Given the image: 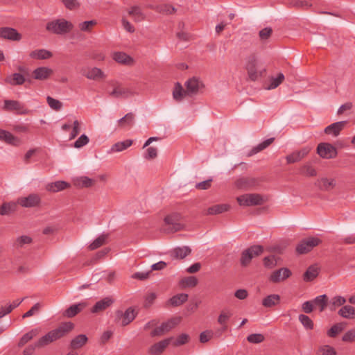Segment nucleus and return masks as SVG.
Returning <instances> with one entry per match:
<instances>
[{"label": "nucleus", "mask_w": 355, "mask_h": 355, "mask_svg": "<svg viewBox=\"0 0 355 355\" xmlns=\"http://www.w3.org/2000/svg\"><path fill=\"white\" fill-rule=\"evenodd\" d=\"M347 122L346 121L333 123L324 128V133L331 135L334 137L339 135L340 132L344 129Z\"/></svg>", "instance_id": "18"}, {"label": "nucleus", "mask_w": 355, "mask_h": 355, "mask_svg": "<svg viewBox=\"0 0 355 355\" xmlns=\"http://www.w3.org/2000/svg\"><path fill=\"white\" fill-rule=\"evenodd\" d=\"M291 271L287 268H282L272 272L269 281L272 283H278L284 281L291 275Z\"/></svg>", "instance_id": "13"}, {"label": "nucleus", "mask_w": 355, "mask_h": 355, "mask_svg": "<svg viewBox=\"0 0 355 355\" xmlns=\"http://www.w3.org/2000/svg\"><path fill=\"white\" fill-rule=\"evenodd\" d=\"M275 140V138H269L268 139H266L263 142L259 144L257 146L254 147L250 152L249 155H253L254 154H257V153L266 149L267 147H268Z\"/></svg>", "instance_id": "43"}, {"label": "nucleus", "mask_w": 355, "mask_h": 355, "mask_svg": "<svg viewBox=\"0 0 355 355\" xmlns=\"http://www.w3.org/2000/svg\"><path fill=\"white\" fill-rule=\"evenodd\" d=\"M336 350L329 345H323L318 347L316 355H336Z\"/></svg>", "instance_id": "48"}, {"label": "nucleus", "mask_w": 355, "mask_h": 355, "mask_svg": "<svg viewBox=\"0 0 355 355\" xmlns=\"http://www.w3.org/2000/svg\"><path fill=\"white\" fill-rule=\"evenodd\" d=\"M344 342H353L355 340V329L349 330L343 336Z\"/></svg>", "instance_id": "64"}, {"label": "nucleus", "mask_w": 355, "mask_h": 355, "mask_svg": "<svg viewBox=\"0 0 355 355\" xmlns=\"http://www.w3.org/2000/svg\"><path fill=\"white\" fill-rule=\"evenodd\" d=\"M73 28V24L64 18L55 19L46 24V30L55 35H66Z\"/></svg>", "instance_id": "2"}, {"label": "nucleus", "mask_w": 355, "mask_h": 355, "mask_svg": "<svg viewBox=\"0 0 355 355\" xmlns=\"http://www.w3.org/2000/svg\"><path fill=\"white\" fill-rule=\"evenodd\" d=\"M87 306V303L85 302L73 304L63 312L62 315L68 318H73L81 312Z\"/></svg>", "instance_id": "19"}, {"label": "nucleus", "mask_w": 355, "mask_h": 355, "mask_svg": "<svg viewBox=\"0 0 355 355\" xmlns=\"http://www.w3.org/2000/svg\"><path fill=\"white\" fill-rule=\"evenodd\" d=\"M313 306L319 308L320 311H323L327 305V296L326 295H322L316 297L313 300H311Z\"/></svg>", "instance_id": "41"}, {"label": "nucleus", "mask_w": 355, "mask_h": 355, "mask_svg": "<svg viewBox=\"0 0 355 355\" xmlns=\"http://www.w3.org/2000/svg\"><path fill=\"white\" fill-rule=\"evenodd\" d=\"M96 24V20L85 21L79 24L78 27L81 31L90 32Z\"/></svg>", "instance_id": "55"}, {"label": "nucleus", "mask_w": 355, "mask_h": 355, "mask_svg": "<svg viewBox=\"0 0 355 355\" xmlns=\"http://www.w3.org/2000/svg\"><path fill=\"white\" fill-rule=\"evenodd\" d=\"M180 318H171L168 321L163 322L159 327L154 329L151 331L150 336L152 337H155L164 335L171 331L173 328H174L180 322Z\"/></svg>", "instance_id": "8"}, {"label": "nucleus", "mask_w": 355, "mask_h": 355, "mask_svg": "<svg viewBox=\"0 0 355 355\" xmlns=\"http://www.w3.org/2000/svg\"><path fill=\"white\" fill-rule=\"evenodd\" d=\"M135 116L132 112L128 113L118 121L119 125L121 128L132 126L134 123Z\"/></svg>", "instance_id": "46"}, {"label": "nucleus", "mask_w": 355, "mask_h": 355, "mask_svg": "<svg viewBox=\"0 0 355 355\" xmlns=\"http://www.w3.org/2000/svg\"><path fill=\"white\" fill-rule=\"evenodd\" d=\"M84 76L90 80H98L105 77L102 70L97 67L88 69L87 72L84 73Z\"/></svg>", "instance_id": "34"}, {"label": "nucleus", "mask_w": 355, "mask_h": 355, "mask_svg": "<svg viewBox=\"0 0 355 355\" xmlns=\"http://www.w3.org/2000/svg\"><path fill=\"white\" fill-rule=\"evenodd\" d=\"M198 279L196 277L190 276L183 278L180 281V285L182 287H195L198 284Z\"/></svg>", "instance_id": "54"}, {"label": "nucleus", "mask_w": 355, "mask_h": 355, "mask_svg": "<svg viewBox=\"0 0 355 355\" xmlns=\"http://www.w3.org/2000/svg\"><path fill=\"white\" fill-rule=\"evenodd\" d=\"M153 9L162 14L171 15L176 12V8L170 4H162L156 6Z\"/></svg>", "instance_id": "44"}, {"label": "nucleus", "mask_w": 355, "mask_h": 355, "mask_svg": "<svg viewBox=\"0 0 355 355\" xmlns=\"http://www.w3.org/2000/svg\"><path fill=\"white\" fill-rule=\"evenodd\" d=\"M317 153L323 159H332L337 156L336 148L329 143H320L317 147Z\"/></svg>", "instance_id": "9"}, {"label": "nucleus", "mask_w": 355, "mask_h": 355, "mask_svg": "<svg viewBox=\"0 0 355 355\" xmlns=\"http://www.w3.org/2000/svg\"><path fill=\"white\" fill-rule=\"evenodd\" d=\"M16 207L15 202H4L0 207V214L2 216L9 214L15 210Z\"/></svg>", "instance_id": "51"}, {"label": "nucleus", "mask_w": 355, "mask_h": 355, "mask_svg": "<svg viewBox=\"0 0 355 355\" xmlns=\"http://www.w3.org/2000/svg\"><path fill=\"white\" fill-rule=\"evenodd\" d=\"M299 320L303 325V327L307 330H311L313 329L314 324L313 320L306 315L300 314L299 315Z\"/></svg>", "instance_id": "52"}, {"label": "nucleus", "mask_w": 355, "mask_h": 355, "mask_svg": "<svg viewBox=\"0 0 355 355\" xmlns=\"http://www.w3.org/2000/svg\"><path fill=\"white\" fill-rule=\"evenodd\" d=\"M300 173L306 177H315L317 175L316 170L309 164L302 166L300 168Z\"/></svg>", "instance_id": "45"}, {"label": "nucleus", "mask_w": 355, "mask_h": 355, "mask_svg": "<svg viewBox=\"0 0 355 355\" xmlns=\"http://www.w3.org/2000/svg\"><path fill=\"white\" fill-rule=\"evenodd\" d=\"M247 340L250 343H260L264 340V336L261 334H252L247 337Z\"/></svg>", "instance_id": "59"}, {"label": "nucleus", "mask_w": 355, "mask_h": 355, "mask_svg": "<svg viewBox=\"0 0 355 355\" xmlns=\"http://www.w3.org/2000/svg\"><path fill=\"white\" fill-rule=\"evenodd\" d=\"M263 251V248L261 245H252L246 250H245L241 257V264L243 266H248L251 260L259 255H260Z\"/></svg>", "instance_id": "5"}, {"label": "nucleus", "mask_w": 355, "mask_h": 355, "mask_svg": "<svg viewBox=\"0 0 355 355\" xmlns=\"http://www.w3.org/2000/svg\"><path fill=\"white\" fill-rule=\"evenodd\" d=\"M338 314L344 318L354 319L355 318V308L350 305L343 306L338 311Z\"/></svg>", "instance_id": "37"}, {"label": "nucleus", "mask_w": 355, "mask_h": 355, "mask_svg": "<svg viewBox=\"0 0 355 355\" xmlns=\"http://www.w3.org/2000/svg\"><path fill=\"white\" fill-rule=\"evenodd\" d=\"M321 240L318 237H308L302 239L296 247L298 254H302L310 252L314 247L318 245Z\"/></svg>", "instance_id": "6"}, {"label": "nucleus", "mask_w": 355, "mask_h": 355, "mask_svg": "<svg viewBox=\"0 0 355 355\" xmlns=\"http://www.w3.org/2000/svg\"><path fill=\"white\" fill-rule=\"evenodd\" d=\"M29 56L33 59L46 60L52 57V53L46 49H37L31 51Z\"/></svg>", "instance_id": "33"}, {"label": "nucleus", "mask_w": 355, "mask_h": 355, "mask_svg": "<svg viewBox=\"0 0 355 355\" xmlns=\"http://www.w3.org/2000/svg\"><path fill=\"white\" fill-rule=\"evenodd\" d=\"M188 95L187 90H184L182 85L179 83H176L175 87L173 91V97L175 101H181L184 97Z\"/></svg>", "instance_id": "35"}, {"label": "nucleus", "mask_w": 355, "mask_h": 355, "mask_svg": "<svg viewBox=\"0 0 355 355\" xmlns=\"http://www.w3.org/2000/svg\"><path fill=\"white\" fill-rule=\"evenodd\" d=\"M112 58L118 63L125 65L130 66L134 63L133 58L123 52H115Z\"/></svg>", "instance_id": "25"}, {"label": "nucleus", "mask_w": 355, "mask_h": 355, "mask_svg": "<svg viewBox=\"0 0 355 355\" xmlns=\"http://www.w3.org/2000/svg\"><path fill=\"white\" fill-rule=\"evenodd\" d=\"M3 109L9 112L16 111L18 114H26L29 112L23 103L14 100H5Z\"/></svg>", "instance_id": "10"}, {"label": "nucleus", "mask_w": 355, "mask_h": 355, "mask_svg": "<svg viewBox=\"0 0 355 355\" xmlns=\"http://www.w3.org/2000/svg\"><path fill=\"white\" fill-rule=\"evenodd\" d=\"M70 187V184L65 181H56L49 183L46 185V189L51 192H58Z\"/></svg>", "instance_id": "27"}, {"label": "nucleus", "mask_w": 355, "mask_h": 355, "mask_svg": "<svg viewBox=\"0 0 355 355\" xmlns=\"http://www.w3.org/2000/svg\"><path fill=\"white\" fill-rule=\"evenodd\" d=\"M113 85L114 86V89L109 94L112 97L125 98L132 94L129 89L122 87L120 84L117 83L116 85L113 84Z\"/></svg>", "instance_id": "20"}, {"label": "nucleus", "mask_w": 355, "mask_h": 355, "mask_svg": "<svg viewBox=\"0 0 355 355\" xmlns=\"http://www.w3.org/2000/svg\"><path fill=\"white\" fill-rule=\"evenodd\" d=\"M46 101L49 107L54 110L58 111L62 108V103L57 99L47 96Z\"/></svg>", "instance_id": "57"}, {"label": "nucleus", "mask_w": 355, "mask_h": 355, "mask_svg": "<svg viewBox=\"0 0 355 355\" xmlns=\"http://www.w3.org/2000/svg\"><path fill=\"white\" fill-rule=\"evenodd\" d=\"M132 144V140L131 139H126L123 141L117 142L112 146L110 153L123 151L130 147Z\"/></svg>", "instance_id": "40"}, {"label": "nucleus", "mask_w": 355, "mask_h": 355, "mask_svg": "<svg viewBox=\"0 0 355 355\" xmlns=\"http://www.w3.org/2000/svg\"><path fill=\"white\" fill-rule=\"evenodd\" d=\"M191 252L188 246L177 247L170 251L169 254L173 259H183Z\"/></svg>", "instance_id": "22"}, {"label": "nucleus", "mask_w": 355, "mask_h": 355, "mask_svg": "<svg viewBox=\"0 0 355 355\" xmlns=\"http://www.w3.org/2000/svg\"><path fill=\"white\" fill-rule=\"evenodd\" d=\"M74 324L71 322H64L60 325L49 331L44 336H42L35 345L28 346L23 352L24 355H32L35 348H42L49 344L61 339L69 334L73 329Z\"/></svg>", "instance_id": "1"}, {"label": "nucleus", "mask_w": 355, "mask_h": 355, "mask_svg": "<svg viewBox=\"0 0 355 355\" xmlns=\"http://www.w3.org/2000/svg\"><path fill=\"white\" fill-rule=\"evenodd\" d=\"M32 241V239L28 236H21L15 241L13 246L17 249L22 248L25 245L31 243Z\"/></svg>", "instance_id": "50"}, {"label": "nucleus", "mask_w": 355, "mask_h": 355, "mask_svg": "<svg viewBox=\"0 0 355 355\" xmlns=\"http://www.w3.org/2000/svg\"><path fill=\"white\" fill-rule=\"evenodd\" d=\"M188 300V295L186 293H180L174 295L171 298L169 299L168 301V303L170 304L171 306H178L181 304H182L184 302L187 301Z\"/></svg>", "instance_id": "38"}, {"label": "nucleus", "mask_w": 355, "mask_h": 355, "mask_svg": "<svg viewBox=\"0 0 355 355\" xmlns=\"http://www.w3.org/2000/svg\"><path fill=\"white\" fill-rule=\"evenodd\" d=\"M128 14L137 22L141 21L145 19L144 14L141 12V8L137 6L131 7L128 11Z\"/></svg>", "instance_id": "39"}, {"label": "nucleus", "mask_w": 355, "mask_h": 355, "mask_svg": "<svg viewBox=\"0 0 355 355\" xmlns=\"http://www.w3.org/2000/svg\"><path fill=\"white\" fill-rule=\"evenodd\" d=\"M53 73V71L51 68L40 67L33 71L32 77L35 80H45L49 79Z\"/></svg>", "instance_id": "14"}, {"label": "nucleus", "mask_w": 355, "mask_h": 355, "mask_svg": "<svg viewBox=\"0 0 355 355\" xmlns=\"http://www.w3.org/2000/svg\"><path fill=\"white\" fill-rule=\"evenodd\" d=\"M230 205L227 204L215 205L209 207L207 210L208 215H216L227 211L230 209Z\"/></svg>", "instance_id": "32"}, {"label": "nucleus", "mask_w": 355, "mask_h": 355, "mask_svg": "<svg viewBox=\"0 0 355 355\" xmlns=\"http://www.w3.org/2000/svg\"><path fill=\"white\" fill-rule=\"evenodd\" d=\"M0 37L12 41H19L21 35L13 28L2 27L0 28Z\"/></svg>", "instance_id": "16"}, {"label": "nucleus", "mask_w": 355, "mask_h": 355, "mask_svg": "<svg viewBox=\"0 0 355 355\" xmlns=\"http://www.w3.org/2000/svg\"><path fill=\"white\" fill-rule=\"evenodd\" d=\"M238 203L241 206H254L260 205L263 202V198L257 193H250L241 195L236 198Z\"/></svg>", "instance_id": "7"}, {"label": "nucleus", "mask_w": 355, "mask_h": 355, "mask_svg": "<svg viewBox=\"0 0 355 355\" xmlns=\"http://www.w3.org/2000/svg\"><path fill=\"white\" fill-rule=\"evenodd\" d=\"M0 140L8 144L17 146L19 140L10 132L0 129Z\"/></svg>", "instance_id": "28"}, {"label": "nucleus", "mask_w": 355, "mask_h": 355, "mask_svg": "<svg viewBox=\"0 0 355 355\" xmlns=\"http://www.w3.org/2000/svg\"><path fill=\"white\" fill-rule=\"evenodd\" d=\"M257 180L252 178H241L235 182V185L240 189H248L250 187L255 186Z\"/></svg>", "instance_id": "26"}, {"label": "nucleus", "mask_w": 355, "mask_h": 355, "mask_svg": "<svg viewBox=\"0 0 355 355\" xmlns=\"http://www.w3.org/2000/svg\"><path fill=\"white\" fill-rule=\"evenodd\" d=\"M263 264L265 267L272 268L277 265V260L275 256L266 257L263 259Z\"/></svg>", "instance_id": "61"}, {"label": "nucleus", "mask_w": 355, "mask_h": 355, "mask_svg": "<svg viewBox=\"0 0 355 355\" xmlns=\"http://www.w3.org/2000/svg\"><path fill=\"white\" fill-rule=\"evenodd\" d=\"M40 202V198L37 194H31L27 197L19 199V203L24 207H32L37 205Z\"/></svg>", "instance_id": "23"}, {"label": "nucleus", "mask_w": 355, "mask_h": 355, "mask_svg": "<svg viewBox=\"0 0 355 355\" xmlns=\"http://www.w3.org/2000/svg\"><path fill=\"white\" fill-rule=\"evenodd\" d=\"M137 315L135 310L132 307H129L123 313L122 311L118 310L116 312L117 319L122 318L121 325L126 326L135 320Z\"/></svg>", "instance_id": "12"}, {"label": "nucleus", "mask_w": 355, "mask_h": 355, "mask_svg": "<svg viewBox=\"0 0 355 355\" xmlns=\"http://www.w3.org/2000/svg\"><path fill=\"white\" fill-rule=\"evenodd\" d=\"M184 228L182 223V216L178 212H173L164 218V223L162 227V231L166 234L180 231Z\"/></svg>", "instance_id": "3"}, {"label": "nucleus", "mask_w": 355, "mask_h": 355, "mask_svg": "<svg viewBox=\"0 0 355 355\" xmlns=\"http://www.w3.org/2000/svg\"><path fill=\"white\" fill-rule=\"evenodd\" d=\"M310 150L311 148L306 146L298 151L293 152V153L286 156V159L287 163L293 164L300 162L309 153Z\"/></svg>", "instance_id": "15"}, {"label": "nucleus", "mask_w": 355, "mask_h": 355, "mask_svg": "<svg viewBox=\"0 0 355 355\" xmlns=\"http://www.w3.org/2000/svg\"><path fill=\"white\" fill-rule=\"evenodd\" d=\"M280 296L277 294H272L266 296L262 300V305L266 308H271L279 304Z\"/></svg>", "instance_id": "30"}, {"label": "nucleus", "mask_w": 355, "mask_h": 355, "mask_svg": "<svg viewBox=\"0 0 355 355\" xmlns=\"http://www.w3.org/2000/svg\"><path fill=\"white\" fill-rule=\"evenodd\" d=\"M114 302V300L110 297H106L98 301L91 309L93 313H97L103 311L110 307Z\"/></svg>", "instance_id": "21"}, {"label": "nucleus", "mask_w": 355, "mask_h": 355, "mask_svg": "<svg viewBox=\"0 0 355 355\" xmlns=\"http://www.w3.org/2000/svg\"><path fill=\"white\" fill-rule=\"evenodd\" d=\"M291 4L297 8H302L304 10H307L312 6V3L306 0H293L291 1Z\"/></svg>", "instance_id": "56"}, {"label": "nucleus", "mask_w": 355, "mask_h": 355, "mask_svg": "<svg viewBox=\"0 0 355 355\" xmlns=\"http://www.w3.org/2000/svg\"><path fill=\"white\" fill-rule=\"evenodd\" d=\"M39 333V329H33L28 333L25 334L20 339L18 345L19 347L24 346L26 344L29 340H31L33 338L36 336Z\"/></svg>", "instance_id": "49"}, {"label": "nucleus", "mask_w": 355, "mask_h": 355, "mask_svg": "<svg viewBox=\"0 0 355 355\" xmlns=\"http://www.w3.org/2000/svg\"><path fill=\"white\" fill-rule=\"evenodd\" d=\"M88 338L85 334H80L73 338L70 343V347L78 349L83 347L87 342Z\"/></svg>", "instance_id": "29"}, {"label": "nucleus", "mask_w": 355, "mask_h": 355, "mask_svg": "<svg viewBox=\"0 0 355 355\" xmlns=\"http://www.w3.org/2000/svg\"><path fill=\"white\" fill-rule=\"evenodd\" d=\"M186 90L189 96L196 95L204 88L203 83L198 78L193 77L185 83Z\"/></svg>", "instance_id": "11"}, {"label": "nucleus", "mask_w": 355, "mask_h": 355, "mask_svg": "<svg viewBox=\"0 0 355 355\" xmlns=\"http://www.w3.org/2000/svg\"><path fill=\"white\" fill-rule=\"evenodd\" d=\"M319 274V268L317 265L310 266L304 273L303 279L305 282L313 281Z\"/></svg>", "instance_id": "31"}, {"label": "nucleus", "mask_w": 355, "mask_h": 355, "mask_svg": "<svg viewBox=\"0 0 355 355\" xmlns=\"http://www.w3.org/2000/svg\"><path fill=\"white\" fill-rule=\"evenodd\" d=\"M107 238V235L102 234L96 238L89 245V249L94 250L103 245Z\"/></svg>", "instance_id": "53"}, {"label": "nucleus", "mask_w": 355, "mask_h": 355, "mask_svg": "<svg viewBox=\"0 0 355 355\" xmlns=\"http://www.w3.org/2000/svg\"><path fill=\"white\" fill-rule=\"evenodd\" d=\"M6 81L11 85H21L26 79L24 76L19 73H14L12 75L6 78Z\"/></svg>", "instance_id": "36"}, {"label": "nucleus", "mask_w": 355, "mask_h": 355, "mask_svg": "<svg viewBox=\"0 0 355 355\" xmlns=\"http://www.w3.org/2000/svg\"><path fill=\"white\" fill-rule=\"evenodd\" d=\"M345 324L343 322L337 323L333 325L328 331L327 336L330 338H335L339 333L343 331Z\"/></svg>", "instance_id": "47"}, {"label": "nucleus", "mask_w": 355, "mask_h": 355, "mask_svg": "<svg viewBox=\"0 0 355 355\" xmlns=\"http://www.w3.org/2000/svg\"><path fill=\"white\" fill-rule=\"evenodd\" d=\"M173 339L171 337L155 343L148 349V353L151 355H160L169 345Z\"/></svg>", "instance_id": "17"}, {"label": "nucleus", "mask_w": 355, "mask_h": 355, "mask_svg": "<svg viewBox=\"0 0 355 355\" xmlns=\"http://www.w3.org/2000/svg\"><path fill=\"white\" fill-rule=\"evenodd\" d=\"M315 184L320 190L328 191L335 187L336 180L333 178L328 179L327 178H322L318 179Z\"/></svg>", "instance_id": "24"}, {"label": "nucleus", "mask_w": 355, "mask_h": 355, "mask_svg": "<svg viewBox=\"0 0 355 355\" xmlns=\"http://www.w3.org/2000/svg\"><path fill=\"white\" fill-rule=\"evenodd\" d=\"M257 59L255 55L252 54L248 57L246 70L250 80L254 81L262 76V70L258 69Z\"/></svg>", "instance_id": "4"}, {"label": "nucleus", "mask_w": 355, "mask_h": 355, "mask_svg": "<svg viewBox=\"0 0 355 355\" xmlns=\"http://www.w3.org/2000/svg\"><path fill=\"white\" fill-rule=\"evenodd\" d=\"M157 156V149L155 147H149L146 150L144 158L146 159H153Z\"/></svg>", "instance_id": "63"}, {"label": "nucleus", "mask_w": 355, "mask_h": 355, "mask_svg": "<svg viewBox=\"0 0 355 355\" xmlns=\"http://www.w3.org/2000/svg\"><path fill=\"white\" fill-rule=\"evenodd\" d=\"M232 315V313L229 309L223 310L218 318V322L223 326V330L225 331L227 328V322Z\"/></svg>", "instance_id": "42"}, {"label": "nucleus", "mask_w": 355, "mask_h": 355, "mask_svg": "<svg viewBox=\"0 0 355 355\" xmlns=\"http://www.w3.org/2000/svg\"><path fill=\"white\" fill-rule=\"evenodd\" d=\"M284 80V76L283 73H279L276 78H272L270 80V84L268 86V89H275Z\"/></svg>", "instance_id": "58"}, {"label": "nucleus", "mask_w": 355, "mask_h": 355, "mask_svg": "<svg viewBox=\"0 0 355 355\" xmlns=\"http://www.w3.org/2000/svg\"><path fill=\"white\" fill-rule=\"evenodd\" d=\"M89 138L85 135H82L74 143L73 146L76 148H80L87 145L89 143Z\"/></svg>", "instance_id": "60"}, {"label": "nucleus", "mask_w": 355, "mask_h": 355, "mask_svg": "<svg viewBox=\"0 0 355 355\" xmlns=\"http://www.w3.org/2000/svg\"><path fill=\"white\" fill-rule=\"evenodd\" d=\"M189 337L186 334H182L180 335L174 341L173 345L174 346H180L182 345H184L189 341Z\"/></svg>", "instance_id": "62"}]
</instances>
